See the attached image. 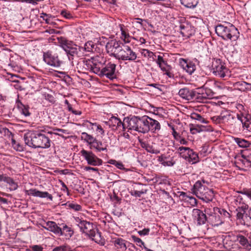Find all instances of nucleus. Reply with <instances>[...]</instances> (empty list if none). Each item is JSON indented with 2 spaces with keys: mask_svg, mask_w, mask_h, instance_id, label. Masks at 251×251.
I'll return each mask as SVG.
<instances>
[{
  "mask_svg": "<svg viewBox=\"0 0 251 251\" xmlns=\"http://www.w3.org/2000/svg\"><path fill=\"white\" fill-rule=\"evenodd\" d=\"M126 128L145 133V116L142 117L131 116L125 118Z\"/></svg>",
  "mask_w": 251,
  "mask_h": 251,
  "instance_id": "nucleus-5",
  "label": "nucleus"
},
{
  "mask_svg": "<svg viewBox=\"0 0 251 251\" xmlns=\"http://www.w3.org/2000/svg\"><path fill=\"white\" fill-rule=\"evenodd\" d=\"M191 149L188 147H180L178 148L180 154L182 156V155H187Z\"/></svg>",
  "mask_w": 251,
  "mask_h": 251,
  "instance_id": "nucleus-52",
  "label": "nucleus"
},
{
  "mask_svg": "<svg viewBox=\"0 0 251 251\" xmlns=\"http://www.w3.org/2000/svg\"><path fill=\"white\" fill-rule=\"evenodd\" d=\"M77 226L80 228V230L83 232L86 233L89 236L94 231L96 228L95 225L92 223L87 221H76Z\"/></svg>",
  "mask_w": 251,
  "mask_h": 251,
  "instance_id": "nucleus-16",
  "label": "nucleus"
},
{
  "mask_svg": "<svg viewBox=\"0 0 251 251\" xmlns=\"http://www.w3.org/2000/svg\"><path fill=\"white\" fill-rule=\"evenodd\" d=\"M81 138L84 141L87 142L90 146V147L93 144L95 140L96 139L92 135L88 134L86 132H82L81 133Z\"/></svg>",
  "mask_w": 251,
  "mask_h": 251,
  "instance_id": "nucleus-36",
  "label": "nucleus"
},
{
  "mask_svg": "<svg viewBox=\"0 0 251 251\" xmlns=\"http://www.w3.org/2000/svg\"><path fill=\"white\" fill-rule=\"evenodd\" d=\"M68 207L72 209L75 210V211H79L81 209V206L76 203H70L68 205Z\"/></svg>",
  "mask_w": 251,
  "mask_h": 251,
  "instance_id": "nucleus-54",
  "label": "nucleus"
},
{
  "mask_svg": "<svg viewBox=\"0 0 251 251\" xmlns=\"http://www.w3.org/2000/svg\"><path fill=\"white\" fill-rule=\"evenodd\" d=\"M115 166L117 168H118L119 169H121V170H124L125 169L124 165L121 162L117 161V163H116Z\"/></svg>",
  "mask_w": 251,
  "mask_h": 251,
  "instance_id": "nucleus-63",
  "label": "nucleus"
},
{
  "mask_svg": "<svg viewBox=\"0 0 251 251\" xmlns=\"http://www.w3.org/2000/svg\"><path fill=\"white\" fill-rule=\"evenodd\" d=\"M159 68L164 72V74L167 75L169 78L174 77V75L171 72L172 67L170 65L162 66Z\"/></svg>",
  "mask_w": 251,
  "mask_h": 251,
  "instance_id": "nucleus-38",
  "label": "nucleus"
},
{
  "mask_svg": "<svg viewBox=\"0 0 251 251\" xmlns=\"http://www.w3.org/2000/svg\"><path fill=\"white\" fill-rule=\"evenodd\" d=\"M180 197H182V199L183 200L187 201L188 200V199L189 197V196H188L186 193L183 192H180Z\"/></svg>",
  "mask_w": 251,
  "mask_h": 251,
  "instance_id": "nucleus-61",
  "label": "nucleus"
},
{
  "mask_svg": "<svg viewBox=\"0 0 251 251\" xmlns=\"http://www.w3.org/2000/svg\"><path fill=\"white\" fill-rule=\"evenodd\" d=\"M136 58V53L128 46H125L122 48L116 58L118 60L130 61H134Z\"/></svg>",
  "mask_w": 251,
  "mask_h": 251,
  "instance_id": "nucleus-8",
  "label": "nucleus"
},
{
  "mask_svg": "<svg viewBox=\"0 0 251 251\" xmlns=\"http://www.w3.org/2000/svg\"><path fill=\"white\" fill-rule=\"evenodd\" d=\"M6 183L9 184L10 190H15L18 188L17 184L11 177H10Z\"/></svg>",
  "mask_w": 251,
  "mask_h": 251,
  "instance_id": "nucleus-46",
  "label": "nucleus"
},
{
  "mask_svg": "<svg viewBox=\"0 0 251 251\" xmlns=\"http://www.w3.org/2000/svg\"><path fill=\"white\" fill-rule=\"evenodd\" d=\"M182 157L185 159L188 158V161L192 164H194L199 161L198 155L192 150L189 151L187 155H182Z\"/></svg>",
  "mask_w": 251,
  "mask_h": 251,
  "instance_id": "nucleus-31",
  "label": "nucleus"
},
{
  "mask_svg": "<svg viewBox=\"0 0 251 251\" xmlns=\"http://www.w3.org/2000/svg\"><path fill=\"white\" fill-rule=\"evenodd\" d=\"M165 60L164 59V58H163L162 56H160V55H158L157 56V60L156 61V63L157 64V65L158 66H160L161 65V63H162L163 62V61H164Z\"/></svg>",
  "mask_w": 251,
  "mask_h": 251,
  "instance_id": "nucleus-62",
  "label": "nucleus"
},
{
  "mask_svg": "<svg viewBox=\"0 0 251 251\" xmlns=\"http://www.w3.org/2000/svg\"><path fill=\"white\" fill-rule=\"evenodd\" d=\"M237 198V201H239V205L238 206H243V205H247L242 196L239 195L236 197Z\"/></svg>",
  "mask_w": 251,
  "mask_h": 251,
  "instance_id": "nucleus-59",
  "label": "nucleus"
},
{
  "mask_svg": "<svg viewBox=\"0 0 251 251\" xmlns=\"http://www.w3.org/2000/svg\"><path fill=\"white\" fill-rule=\"evenodd\" d=\"M110 198L115 204H120L121 202V199L117 195L115 192H113V195L110 196Z\"/></svg>",
  "mask_w": 251,
  "mask_h": 251,
  "instance_id": "nucleus-48",
  "label": "nucleus"
},
{
  "mask_svg": "<svg viewBox=\"0 0 251 251\" xmlns=\"http://www.w3.org/2000/svg\"><path fill=\"white\" fill-rule=\"evenodd\" d=\"M18 106L20 109L21 113L25 117L30 116V113L29 112V107L20 102L18 104Z\"/></svg>",
  "mask_w": 251,
  "mask_h": 251,
  "instance_id": "nucleus-39",
  "label": "nucleus"
},
{
  "mask_svg": "<svg viewBox=\"0 0 251 251\" xmlns=\"http://www.w3.org/2000/svg\"><path fill=\"white\" fill-rule=\"evenodd\" d=\"M25 193L28 195H31L34 197H39L41 198H48L50 201H52L53 197L52 195L47 192L39 191L36 189H30L25 191Z\"/></svg>",
  "mask_w": 251,
  "mask_h": 251,
  "instance_id": "nucleus-20",
  "label": "nucleus"
},
{
  "mask_svg": "<svg viewBox=\"0 0 251 251\" xmlns=\"http://www.w3.org/2000/svg\"><path fill=\"white\" fill-rule=\"evenodd\" d=\"M215 32L224 40L229 39L232 41H236L239 34L237 29L230 24H227L226 25L221 24L217 25L215 27Z\"/></svg>",
  "mask_w": 251,
  "mask_h": 251,
  "instance_id": "nucleus-3",
  "label": "nucleus"
},
{
  "mask_svg": "<svg viewBox=\"0 0 251 251\" xmlns=\"http://www.w3.org/2000/svg\"><path fill=\"white\" fill-rule=\"evenodd\" d=\"M237 118L242 123L244 129L251 132V115L241 112L237 114Z\"/></svg>",
  "mask_w": 251,
  "mask_h": 251,
  "instance_id": "nucleus-17",
  "label": "nucleus"
},
{
  "mask_svg": "<svg viewBox=\"0 0 251 251\" xmlns=\"http://www.w3.org/2000/svg\"><path fill=\"white\" fill-rule=\"evenodd\" d=\"M120 28L121 31V38L125 43H128L130 42V36L128 33V31L124 27L123 25H120Z\"/></svg>",
  "mask_w": 251,
  "mask_h": 251,
  "instance_id": "nucleus-32",
  "label": "nucleus"
},
{
  "mask_svg": "<svg viewBox=\"0 0 251 251\" xmlns=\"http://www.w3.org/2000/svg\"><path fill=\"white\" fill-rule=\"evenodd\" d=\"M145 133L151 131L153 133H156L160 130L161 126L160 123L156 120H154L148 116H145Z\"/></svg>",
  "mask_w": 251,
  "mask_h": 251,
  "instance_id": "nucleus-15",
  "label": "nucleus"
},
{
  "mask_svg": "<svg viewBox=\"0 0 251 251\" xmlns=\"http://www.w3.org/2000/svg\"><path fill=\"white\" fill-rule=\"evenodd\" d=\"M52 17V16L50 14H47L45 13H42L40 15V18H42L45 21L47 24H50V18Z\"/></svg>",
  "mask_w": 251,
  "mask_h": 251,
  "instance_id": "nucleus-53",
  "label": "nucleus"
},
{
  "mask_svg": "<svg viewBox=\"0 0 251 251\" xmlns=\"http://www.w3.org/2000/svg\"><path fill=\"white\" fill-rule=\"evenodd\" d=\"M81 155L86 160L88 164L92 166H100L102 160L98 158L92 151H87L84 149L80 151Z\"/></svg>",
  "mask_w": 251,
  "mask_h": 251,
  "instance_id": "nucleus-10",
  "label": "nucleus"
},
{
  "mask_svg": "<svg viewBox=\"0 0 251 251\" xmlns=\"http://www.w3.org/2000/svg\"><path fill=\"white\" fill-rule=\"evenodd\" d=\"M89 236L96 243L100 245H104L105 239L101 237V233L97 229L94 231H93Z\"/></svg>",
  "mask_w": 251,
  "mask_h": 251,
  "instance_id": "nucleus-28",
  "label": "nucleus"
},
{
  "mask_svg": "<svg viewBox=\"0 0 251 251\" xmlns=\"http://www.w3.org/2000/svg\"><path fill=\"white\" fill-rule=\"evenodd\" d=\"M138 140L141 147L146 150L148 152L154 154H158L160 152L159 150L153 148L152 145L149 144L143 139L139 138Z\"/></svg>",
  "mask_w": 251,
  "mask_h": 251,
  "instance_id": "nucleus-24",
  "label": "nucleus"
},
{
  "mask_svg": "<svg viewBox=\"0 0 251 251\" xmlns=\"http://www.w3.org/2000/svg\"><path fill=\"white\" fill-rule=\"evenodd\" d=\"M180 2L182 5L186 7L194 8L198 5L199 0H180Z\"/></svg>",
  "mask_w": 251,
  "mask_h": 251,
  "instance_id": "nucleus-35",
  "label": "nucleus"
},
{
  "mask_svg": "<svg viewBox=\"0 0 251 251\" xmlns=\"http://www.w3.org/2000/svg\"><path fill=\"white\" fill-rule=\"evenodd\" d=\"M11 144L13 148L15 150L18 151H24V147L23 145L16 142V141L13 138L12 139Z\"/></svg>",
  "mask_w": 251,
  "mask_h": 251,
  "instance_id": "nucleus-43",
  "label": "nucleus"
},
{
  "mask_svg": "<svg viewBox=\"0 0 251 251\" xmlns=\"http://www.w3.org/2000/svg\"><path fill=\"white\" fill-rule=\"evenodd\" d=\"M116 65L111 62L108 63L104 67L101 68L99 76L100 77L105 76L107 78L113 79L116 77L115 70Z\"/></svg>",
  "mask_w": 251,
  "mask_h": 251,
  "instance_id": "nucleus-13",
  "label": "nucleus"
},
{
  "mask_svg": "<svg viewBox=\"0 0 251 251\" xmlns=\"http://www.w3.org/2000/svg\"><path fill=\"white\" fill-rule=\"evenodd\" d=\"M242 157H244L246 160V162L250 164L248 165L251 166V153L247 155L243 154Z\"/></svg>",
  "mask_w": 251,
  "mask_h": 251,
  "instance_id": "nucleus-58",
  "label": "nucleus"
},
{
  "mask_svg": "<svg viewBox=\"0 0 251 251\" xmlns=\"http://www.w3.org/2000/svg\"><path fill=\"white\" fill-rule=\"evenodd\" d=\"M25 143L33 148H48L50 146V140L43 131L26 133L24 135Z\"/></svg>",
  "mask_w": 251,
  "mask_h": 251,
  "instance_id": "nucleus-1",
  "label": "nucleus"
},
{
  "mask_svg": "<svg viewBox=\"0 0 251 251\" xmlns=\"http://www.w3.org/2000/svg\"><path fill=\"white\" fill-rule=\"evenodd\" d=\"M248 205H243L236 208V216L238 219H247L248 218Z\"/></svg>",
  "mask_w": 251,
  "mask_h": 251,
  "instance_id": "nucleus-22",
  "label": "nucleus"
},
{
  "mask_svg": "<svg viewBox=\"0 0 251 251\" xmlns=\"http://www.w3.org/2000/svg\"><path fill=\"white\" fill-rule=\"evenodd\" d=\"M91 44V41H88L86 42L84 47H80L79 49L80 52L82 54V56H86L87 55V53L89 52H92V50L90 48V44Z\"/></svg>",
  "mask_w": 251,
  "mask_h": 251,
  "instance_id": "nucleus-37",
  "label": "nucleus"
},
{
  "mask_svg": "<svg viewBox=\"0 0 251 251\" xmlns=\"http://www.w3.org/2000/svg\"><path fill=\"white\" fill-rule=\"evenodd\" d=\"M107 145L100 141L95 139L91 148L95 149L97 151H107Z\"/></svg>",
  "mask_w": 251,
  "mask_h": 251,
  "instance_id": "nucleus-30",
  "label": "nucleus"
},
{
  "mask_svg": "<svg viewBox=\"0 0 251 251\" xmlns=\"http://www.w3.org/2000/svg\"><path fill=\"white\" fill-rule=\"evenodd\" d=\"M187 201L189 202L192 205H196L197 203L196 199L192 196H189Z\"/></svg>",
  "mask_w": 251,
  "mask_h": 251,
  "instance_id": "nucleus-55",
  "label": "nucleus"
},
{
  "mask_svg": "<svg viewBox=\"0 0 251 251\" xmlns=\"http://www.w3.org/2000/svg\"><path fill=\"white\" fill-rule=\"evenodd\" d=\"M212 68L213 73L216 76L224 78L229 75L228 69L225 66L220 59H214L212 62Z\"/></svg>",
  "mask_w": 251,
  "mask_h": 251,
  "instance_id": "nucleus-7",
  "label": "nucleus"
},
{
  "mask_svg": "<svg viewBox=\"0 0 251 251\" xmlns=\"http://www.w3.org/2000/svg\"><path fill=\"white\" fill-rule=\"evenodd\" d=\"M238 193L247 196L251 200V188H244Z\"/></svg>",
  "mask_w": 251,
  "mask_h": 251,
  "instance_id": "nucleus-50",
  "label": "nucleus"
},
{
  "mask_svg": "<svg viewBox=\"0 0 251 251\" xmlns=\"http://www.w3.org/2000/svg\"><path fill=\"white\" fill-rule=\"evenodd\" d=\"M236 143L241 148H247L250 146L251 144L247 140L243 139L236 138H235Z\"/></svg>",
  "mask_w": 251,
  "mask_h": 251,
  "instance_id": "nucleus-40",
  "label": "nucleus"
},
{
  "mask_svg": "<svg viewBox=\"0 0 251 251\" xmlns=\"http://www.w3.org/2000/svg\"><path fill=\"white\" fill-rule=\"evenodd\" d=\"M158 161L164 166H172L175 164L172 158H170L164 154L158 157Z\"/></svg>",
  "mask_w": 251,
  "mask_h": 251,
  "instance_id": "nucleus-27",
  "label": "nucleus"
},
{
  "mask_svg": "<svg viewBox=\"0 0 251 251\" xmlns=\"http://www.w3.org/2000/svg\"><path fill=\"white\" fill-rule=\"evenodd\" d=\"M131 237L133 241L135 242L138 246L142 247V246L144 245V243L140 238L135 236V235H132Z\"/></svg>",
  "mask_w": 251,
  "mask_h": 251,
  "instance_id": "nucleus-51",
  "label": "nucleus"
},
{
  "mask_svg": "<svg viewBox=\"0 0 251 251\" xmlns=\"http://www.w3.org/2000/svg\"><path fill=\"white\" fill-rule=\"evenodd\" d=\"M125 124H126L125 118H124L123 122H122L119 118L114 116L112 117L108 121L109 126L114 129H117L122 127L123 130H125L126 126V125L125 126Z\"/></svg>",
  "mask_w": 251,
  "mask_h": 251,
  "instance_id": "nucleus-21",
  "label": "nucleus"
},
{
  "mask_svg": "<svg viewBox=\"0 0 251 251\" xmlns=\"http://www.w3.org/2000/svg\"><path fill=\"white\" fill-rule=\"evenodd\" d=\"M192 191L198 198L206 202L212 201L214 196L212 189L204 185L200 180L195 183Z\"/></svg>",
  "mask_w": 251,
  "mask_h": 251,
  "instance_id": "nucleus-4",
  "label": "nucleus"
},
{
  "mask_svg": "<svg viewBox=\"0 0 251 251\" xmlns=\"http://www.w3.org/2000/svg\"><path fill=\"white\" fill-rule=\"evenodd\" d=\"M192 215L195 220H207L208 218L205 214L198 209H194Z\"/></svg>",
  "mask_w": 251,
  "mask_h": 251,
  "instance_id": "nucleus-34",
  "label": "nucleus"
},
{
  "mask_svg": "<svg viewBox=\"0 0 251 251\" xmlns=\"http://www.w3.org/2000/svg\"><path fill=\"white\" fill-rule=\"evenodd\" d=\"M43 60L48 65L55 68L60 67L63 63L58 55L56 53H53L50 51L44 53Z\"/></svg>",
  "mask_w": 251,
  "mask_h": 251,
  "instance_id": "nucleus-9",
  "label": "nucleus"
},
{
  "mask_svg": "<svg viewBox=\"0 0 251 251\" xmlns=\"http://www.w3.org/2000/svg\"><path fill=\"white\" fill-rule=\"evenodd\" d=\"M210 119L212 120V122L214 123L215 124H216V125L223 124V123L222 122L220 115H218V116H215L212 117H211Z\"/></svg>",
  "mask_w": 251,
  "mask_h": 251,
  "instance_id": "nucleus-49",
  "label": "nucleus"
},
{
  "mask_svg": "<svg viewBox=\"0 0 251 251\" xmlns=\"http://www.w3.org/2000/svg\"><path fill=\"white\" fill-rule=\"evenodd\" d=\"M147 193V190L142 189L140 190H131L130 192L131 195L136 197H140L142 194H146Z\"/></svg>",
  "mask_w": 251,
  "mask_h": 251,
  "instance_id": "nucleus-44",
  "label": "nucleus"
},
{
  "mask_svg": "<svg viewBox=\"0 0 251 251\" xmlns=\"http://www.w3.org/2000/svg\"><path fill=\"white\" fill-rule=\"evenodd\" d=\"M100 57L96 56L90 59H83L80 65L82 66V70L84 71H89L99 75L103 64L100 60Z\"/></svg>",
  "mask_w": 251,
  "mask_h": 251,
  "instance_id": "nucleus-6",
  "label": "nucleus"
},
{
  "mask_svg": "<svg viewBox=\"0 0 251 251\" xmlns=\"http://www.w3.org/2000/svg\"><path fill=\"white\" fill-rule=\"evenodd\" d=\"M215 214H218L219 219H228L230 214L225 209L217 208L214 210Z\"/></svg>",
  "mask_w": 251,
  "mask_h": 251,
  "instance_id": "nucleus-33",
  "label": "nucleus"
},
{
  "mask_svg": "<svg viewBox=\"0 0 251 251\" xmlns=\"http://www.w3.org/2000/svg\"><path fill=\"white\" fill-rule=\"evenodd\" d=\"M178 94L184 100L192 101L196 100V92L188 88L180 89L178 91Z\"/></svg>",
  "mask_w": 251,
  "mask_h": 251,
  "instance_id": "nucleus-18",
  "label": "nucleus"
},
{
  "mask_svg": "<svg viewBox=\"0 0 251 251\" xmlns=\"http://www.w3.org/2000/svg\"><path fill=\"white\" fill-rule=\"evenodd\" d=\"M31 251H43V248L39 245H34L31 247Z\"/></svg>",
  "mask_w": 251,
  "mask_h": 251,
  "instance_id": "nucleus-57",
  "label": "nucleus"
},
{
  "mask_svg": "<svg viewBox=\"0 0 251 251\" xmlns=\"http://www.w3.org/2000/svg\"><path fill=\"white\" fill-rule=\"evenodd\" d=\"M59 46L66 52L69 60H73L75 57H80L82 56L80 52L79 46H77L73 42L68 40L63 37L58 38Z\"/></svg>",
  "mask_w": 251,
  "mask_h": 251,
  "instance_id": "nucleus-2",
  "label": "nucleus"
},
{
  "mask_svg": "<svg viewBox=\"0 0 251 251\" xmlns=\"http://www.w3.org/2000/svg\"><path fill=\"white\" fill-rule=\"evenodd\" d=\"M204 85L198 89L199 92L196 93V100L200 102H204L207 99H211L214 97V93L210 89L204 88Z\"/></svg>",
  "mask_w": 251,
  "mask_h": 251,
  "instance_id": "nucleus-11",
  "label": "nucleus"
},
{
  "mask_svg": "<svg viewBox=\"0 0 251 251\" xmlns=\"http://www.w3.org/2000/svg\"><path fill=\"white\" fill-rule=\"evenodd\" d=\"M150 229L149 228H144L142 230H139L138 231V233L140 236H144L148 235L149 233Z\"/></svg>",
  "mask_w": 251,
  "mask_h": 251,
  "instance_id": "nucleus-56",
  "label": "nucleus"
},
{
  "mask_svg": "<svg viewBox=\"0 0 251 251\" xmlns=\"http://www.w3.org/2000/svg\"><path fill=\"white\" fill-rule=\"evenodd\" d=\"M220 115L223 124H232L235 120V117L227 110L222 111L220 113Z\"/></svg>",
  "mask_w": 251,
  "mask_h": 251,
  "instance_id": "nucleus-23",
  "label": "nucleus"
},
{
  "mask_svg": "<svg viewBox=\"0 0 251 251\" xmlns=\"http://www.w3.org/2000/svg\"><path fill=\"white\" fill-rule=\"evenodd\" d=\"M179 63L182 69L189 75L192 74L196 70V66L194 63L191 61H188L183 58L179 60Z\"/></svg>",
  "mask_w": 251,
  "mask_h": 251,
  "instance_id": "nucleus-19",
  "label": "nucleus"
},
{
  "mask_svg": "<svg viewBox=\"0 0 251 251\" xmlns=\"http://www.w3.org/2000/svg\"><path fill=\"white\" fill-rule=\"evenodd\" d=\"M235 241L239 242L246 250L250 251L251 249V244L249 243L248 239L244 236L241 234L237 235Z\"/></svg>",
  "mask_w": 251,
  "mask_h": 251,
  "instance_id": "nucleus-29",
  "label": "nucleus"
},
{
  "mask_svg": "<svg viewBox=\"0 0 251 251\" xmlns=\"http://www.w3.org/2000/svg\"><path fill=\"white\" fill-rule=\"evenodd\" d=\"M60 15L66 19H71L73 18L72 13L67 10H62L60 12Z\"/></svg>",
  "mask_w": 251,
  "mask_h": 251,
  "instance_id": "nucleus-45",
  "label": "nucleus"
},
{
  "mask_svg": "<svg viewBox=\"0 0 251 251\" xmlns=\"http://www.w3.org/2000/svg\"><path fill=\"white\" fill-rule=\"evenodd\" d=\"M190 118L192 119L199 121L201 123H208V122L204 118H203L201 115L196 113H192L190 115Z\"/></svg>",
  "mask_w": 251,
  "mask_h": 251,
  "instance_id": "nucleus-41",
  "label": "nucleus"
},
{
  "mask_svg": "<svg viewBox=\"0 0 251 251\" xmlns=\"http://www.w3.org/2000/svg\"><path fill=\"white\" fill-rule=\"evenodd\" d=\"M247 223L245 221H241V224L244 225H247V226H251V221H246Z\"/></svg>",
  "mask_w": 251,
  "mask_h": 251,
  "instance_id": "nucleus-64",
  "label": "nucleus"
},
{
  "mask_svg": "<svg viewBox=\"0 0 251 251\" xmlns=\"http://www.w3.org/2000/svg\"><path fill=\"white\" fill-rule=\"evenodd\" d=\"M45 99L47 100H48L51 103H54L55 102L54 97L50 94H47L45 96Z\"/></svg>",
  "mask_w": 251,
  "mask_h": 251,
  "instance_id": "nucleus-60",
  "label": "nucleus"
},
{
  "mask_svg": "<svg viewBox=\"0 0 251 251\" xmlns=\"http://www.w3.org/2000/svg\"><path fill=\"white\" fill-rule=\"evenodd\" d=\"M202 126H200L199 125L194 126L193 125H192L190 127V131L192 134H196L197 133L201 132L202 129L201 127Z\"/></svg>",
  "mask_w": 251,
  "mask_h": 251,
  "instance_id": "nucleus-47",
  "label": "nucleus"
},
{
  "mask_svg": "<svg viewBox=\"0 0 251 251\" xmlns=\"http://www.w3.org/2000/svg\"><path fill=\"white\" fill-rule=\"evenodd\" d=\"M141 53L142 55L144 57L151 58L152 59V60H154V57L156 56L153 52L147 49H142L141 50Z\"/></svg>",
  "mask_w": 251,
  "mask_h": 251,
  "instance_id": "nucleus-42",
  "label": "nucleus"
},
{
  "mask_svg": "<svg viewBox=\"0 0 251 251\" xmlns=\"http://www.w3.org/2000/svg\"><path fill=\"white\" fill-rule=\"evenodd\" d=\"M112 243L114 244L115 247L120 251H125L126 250V241L122 238H113Z\"/></svg>",
  "mask_w": 251,
  "mask_h": 251,
  "instance_id": "nucleus-26",
  "label": "nucleus"
},
{
  "mask_svg": "<svg viewBox=\"0 0 251 251\" xmlns=\"http://www.w3.org/2000/svg\"><path fill=\"white\" fill-rule=\"evenodd\" d=\"M121 43L116 40H112L109 41L106 45V49L108 53L111 56L115 58L117 57L122 47L121 46Z\"/></svg>",
  "mask_w": 251,
  "mask_h": 251,
  "instance_id": "nucleus-12",
  "label": "nucleus"
},
{
  "mask_svg": "<svg viewBox=\"0 0 251 251\" xmlns=\"http://www.w3.org/2000/svg\"><path fill=\"white\" fill-rule=\"evenodd\" d=\"M181 21L182 22L179 26L180 33L183 37L189 38L191 36L194 34L195 28L190 23L185 21L182 22V21H185L184 19H182Z\"/></svg>",
  "mask_w": 251,
  "mask_h": 251,
  "instance_id": "nucleus-14",
  "label": "nucleus"
},
{
  "mask_svg": "<svg viewBox=\"0 0 251 251\" xmlns=\"http://www.w3.org/2000/svg\"><path fill=\"white\" fill-rule=\"evenodd\" d=\"M44 223L42 224V226L51 231L55 233H59L61 231V229L59 228L56 223L52 221H48L46 222V221H43Z\"/></svg>",
  "mask_w": 251,
  "mask_h": 251,
  "instance_id": "nucleus-25",
  "label": "nucleus"
}]
</instances>
